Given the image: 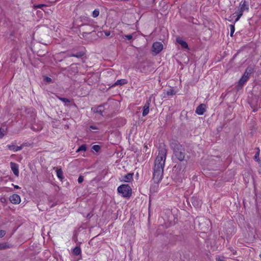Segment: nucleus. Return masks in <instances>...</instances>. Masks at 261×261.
Wrapping results in <instances>:
<instances>
[{"mask_svg": "<svg viewBox=\"0 0 261 261\" xmlns=\"http://www.w3.org/2000/svg\"><path fill=\"white\" fill-rule=\"evenodd\" d=\"M167 149L164 146H160L159 154L154 161L153 173V180L158 183L162 179L165 162L166 159Z\"/></svg>", "mask_w": 261, "mask_h": 261, "instance_id": "obj_1", "label": "nucleus"}, {"mask_svg": "<svg viewBox=\"0 0 261 261\" xmlns=\"http://www.w3.org/2000/svg\"><path fill=\"white\" fill-rule=\"evenodd\" d=\"M170 146L173 150V155L172 158L173 160H177L180 162L184 161L186 152L182 146L177 140L173 139L170 141Z\"/></svg>", "mask_w": 261, "mask_h": 261, "instance_id": "obj_2", "label": "nucleus"}, {"mask_svg": "<svg viewBox=\"0 0 261 261\" xmlns=\"http://www.w3.org/2000/svg\"><path fill=\"white\" fill-rule=\"evenodd\" d=\"M118 192L124 197H129L132 195V189L128 185H122L118 187Z\"/></svg>", "mask_w": 261, "mask_h": 261, "instance_id": "obj_3", "label": "nucleus"}, {"mask_svg": "<svg viewBox=\"0 0 261 261\" xmlns=\"http://www.w3.org/2000/svg\"><path fill=\"white\" fill-rule=\"evenodd\" d=\"M240 8L239 9L237 13V18L236 19L235 21L239 20L240 17L242 16L243 13L245 10H248V7L247 5V3L245 1H241L240 3Z\"/></svg>", "mask_w": 261, "mask_h": 261, "instance_id": "obj_4", "label": "nucleus"}, {"mask_svg": "<svg viewBox=\"0 0 261 261\" xmlns=\"http://www.w3.org/2000/svg\"><path fill=\"white\" fill-rule=\"evenodd\" d=\"M82 34V35L83 37L87 34H89L94 31V27L93 25L90 24H83L81 26Z\"/></svg>", "mask_w": 261, "mask_h": 261, "instance_id": "obj_5", "label": "nucleus"}, {"mask_svg": "<svg viewBox=\"0 0 261 261\" xmlns=\"http://www.w3.org/2000/svg\"><path fill=\"white\" fill-rule=\"evenodd\" d=\"M163 48V45L162 43L156 42L153 44L152 47V51L154 52L156 54L159 53Z\"/></svg>", "mask_w": 261, "mask_h": 261, "instance_id": "obj_6", "label": "nucleus"}, {"mask_svg": "<svg viewBox=\"0 0 261 261\" xmlns=\"http://www.w3.org/2000/svg\"><path fill=\"white\" fill-rule=\"evenodd\" d=\"M9 200L11 203L15 204H19L21 201L20 196L16 194L11 195L9 198Z\"/></svg>", "mask_w": 261, "mask_h": 261, "instance_id": "obj_7", "label": "nucleus"}, {"mask_svg": "<svg viewBox=\"0 0 261 261\" xmlns=\"http://www.w3.org/2000/svg\"><path fill=\"white\" fill-rule=\"evenodd\" d=\"M10 167L14 175L16 176L19 175L18 165L14 162L10 163Z\"/></svg>", "mask_w": 261, "mask_h": 261, "instance_id": "obj_8", "label": "nucleus"}, {"mask_svg": "<svg viewBox=\"0 0 261 261\" xmlns=\"http://www.w3.org/2000/svg\"><path fill=\"white\" fill-rule=\"evenodd\" d=\"M191 202L192 204L196 207H200L202 204L201 200L197 197H192L191 198Z\"/></svg>", "mask_w": 261, "mask_h": 261, "instance_id": "obj_9", "label": "nucleus"}, {"mask_svg": "<svg viewBox=\"0 0 261 261\" xmlns=\"http://www.w3.org/2000/svg\"><path fill=\"white\" fill-rule=\"evenodd\" d=\"M133 173H129L122 176V179L121 180L124 182H130L133 179Z\"/></svg>", "mask_w": 261, "mask_h": 261, "instance_id": "obj_10", "label": "nucleus"}, {"mask_svg": "<svg viewBox=\"0 0 261 261\" xmlns=\"http://www.w3.org/2000/svg\"><path fill=\"white\" fill-rule=\"evenodd\" d=\"M205 106L204 104H200L199 105L196 110V113L198 115H202L204 113Z\"/></svg>", "mask_w": 261, "mask_h": 261, "instance_id": "obj_11", "label": "nucleus"}, {"mask_svg": "<svg viewBox=\"0 0 261 261\" xmlns=\"http://www.w3.org/2000/svg\"><path fill=\"white\" fill-rule=\"evenodd\" d=\"M150 102L149 101H147L145 105L143 107V111L142 113L143 116H146L149 112V107H150Z\"/></svg>", "mask_w": 261, "mask_h": 261, "instance_id": "obj_12", "label": "nucleus"}, {"mask_svg": "<svg viewBox=\"0 0 261 261\" xmlns=\"http://www.w3.org/2000/svg\"><path fill=\"white\" fill-rule=\"evenodd\" d=\"M176 42L181 45L182 48L188 49V45L187 43L185 41L182 40L180 38H177Z\"/></svg>", "mask_w": 261, "mask_h": 261, "instance_id": "obj_13", "label": "nucleus"}, {"mask_svg": "<svg viewBox=\"0 0 261 261\" xmlns=\"http://www.w3.org/2000/svg\"><path fill=\"white\" fill-rule=\"evenodd\" d=\"M253 69L252 67H248L246 68V71L244 72L243 76H245V77H247L249 79V77L250 74L253 72Z\"/></svg>", "mask_w": 261, "mask_h": 261, "instance_id": "obj_14", "label": "nucleus"}, {"mask_svg": "<svg viewBox=\"0 0 261 261\" xmlns=\"http://www.w3.org/2000/svg\"><path fill=\"white\" fill-rule=\"evenodd\" d=\"M7 147L9 150H13L14 152L17 151L22 149L21 146H18L14 145H8Z\"/></svg>", "mask_w": 261, "mask_h": 261, "instance_id": "obj_15", "label": "nucleus"}, {"mask_svg": "<svg viewBox=\"0 0 261 261\" xmlns=\"http://www.w3.org/2000/svg\"><path fill=\"white\" fill-rule=\"evenodd\" d=\"M127 83V81L125 79H121L117 80L112 86H116L117 85H123Z\"/></svg>", "mask_w": 261, "mask_h": 261, "instance_id": "obj_16", "label": "nucleus"}, {"mask_svg": "<svg viewBox=\"0 0 261 261\" xmlns=\"http://www.w3.org/2000/svg\"><path fill=\"white\" fill-rule=\"evenodd\" d=\"M248 80V78L242 76L238 82V86H240L241 87H242L243 86V85Z\"/></svg>", "mask_w": 261, "mask_h": 261, "instance_id": "obj_17", "label": "nucleus"}, {"mask_svg": "<svg viewBox=\"0 0 261 261\" xmlns=\"http://www.w3.org/2000/svg\"><path fill=\"white\" fill-rule=\"evenodd\" d=\"M57 172V175L58 177L60 179H62L64 178L63 174V171L61 168L57 169L56 170Z\"/></svg>", "mask_w": 261, "mask_h": 261, "instance_id": "obj_18", "label": "nucleus"}, {"mask_svg": "<svg viewBox=\"0 0 261 261\" xmlns=\"http://www.w3.org/2000/svg\"><path fill=\"white\" fill-rule=\"evenodd\" d=\"M73 253L75 255H79L81 253V249L79 246H76L73 250Z\"/></svg>", "mask_w": 261, "mask_h": 261, "instance_id": "obj_19", "label": "nucleus"}, {"mask_svg": "<svg viewBox=\"0 0 261 261\" xmlns=\"http://www.w3.org/2000/svg\"><path fill=\"white\" fill-rule=\"evenodd\" d=\"M10 247V245L6 243H0V250L6 249Z\"/></svg>", "mask_w": 261, "mask_h": 261, "instance_id": "obj_20", "label": "nucleus"}, {"mask_svg": "<svg viewBox=\"0 0 261 261\" xmlns=\"http://www.w3.org/2000/svg\"><path fill=\"white\" fill-rule=\"evenodd\" d=\"M57 97L59 99H60V100H61L62 101L64 102L65 104L67 103H69L70 102V100L68 98L61 97L59 96H57Z\"/></svg>", "mask_w": 261, "mask_h": 261, "instance_id": "obj_21", "label": "nucleus"}, {"mask_svg": "<svg viewBox=\"0 0 261 261\" xmlns=\"http://www.w3.org/2000/svg\"><path fill=\"white\" fill-rule=\"evenodd\" d=\"M99 14V10L98 9H95L93 12L92 16L94 18L97 17Z\"/></svg>", "mask_w": 261, "mask_h": 261, "instance_id": "obj_22", "label": "nucleus"}, {"mask_svg": "<svg viewBox=\"0 0 261 261\" xmlns=\"http://www.w3.org/2000/svg\"><path fill=\"white\" fill-rule=\"evenodd\" d=\"M86 145L85 144H83L81 146L79 147L76 152H80L81 151H86Z\"/></svg>", "mask_w": 261, "mask_h": 261, "instance_id": "obj_23", "label": "nucleus"}, {"mask_svg": "<svg viewBox=\"0 0 261 261\" xmlns=\"http://www.w3.org/2000/svg\"><path fill=\"white\" fill-rule=\"evenodd\" d=\"M6 128L5 127L0 128V138H2L5 136V131Z\"/></svg>", "mask_w": 261, "mask_h": 261, "instance_id": "obj_24", "label": "nucleus"}, {"mask_svg": "<svg viewBox=\"0 0 261 261\" xmlns=\"http://www.w3.org/2000/svg\"><path fill=\"white\" fill-rule=\"evenodd\" d=\"M259 153L260 150L258 148H257V151L256 152L254 156L255 160H256V161H258L259 160Z\"/></svg>", "mask_w": 261, "mask_h": 261, "instance_id": "obj_25", "label": "nucleus"}, {"mask_svg": "<svg viewBox=\"0 0 261 261\" xmlns=\"http://www.w3.org/2000/svg\"><path fill=\"white\" fill-rule=\"evenodd\" d=\"M230 36L232 37L233 36V34L234 33V30H235L234 25H233V24L230 25Z\"/></svg>", "mask_w": 261, "mask_h": 261, "instance_id": "obj_26", "label": "nucleus"}, {"mask_svg": "<svg viewBox=\"0 0 261 261\" xmlns=\"http://www.w3.org/2000/svg\"><path fill=\"white\" fill-rule=\"evenodd\" d=\"M175 94V91L173 89H170L167 92V95L168 96H172Z\"/></svg>", "mask_w": 261, "mask_h": 261, "instance_id": "obj_27", "label": "nucleus"}, {"mask_svg": "<svg viewBox=\"0 0 261 261\" xmlns=\"http://www.w3.org/2000/svg\"><path fill=\"white\" fill-rule=\"evenodd\" d=\"M123 38H126L129 40H131L133 38V35L129 34L127 35L122 36Z\"/></svg>", "mask_w": 261, "mask_h": 261, "instance_id": "obj_28", "label": "nucleus"}, {"mask_svg": "<svg viewBox=\"0 0 261 261\" xmlns=\"http://www.w3.org/2000/svg\"><path fill=\"white\" fill-rule=\"evenodd\" d=\"M92 148L96 152H98L100 149V147L99 145H95L92 147Z\"/></svg>", "mask_w": 261, "mask_h": 261, "instance_id": "obj_29", "label": "nucleus"}, {"mask_svg": "<svg viewBox=\"0 0 261 261\" xmlns=\"http://www.w3.org/2000/svg\"><path fill=\"white\" fill-rule=\"evenodd\" d=\"M84 54L81 52L77 53L75 54V57L80 58L83 56Z\"/></svg>", "mask_w": 261, "mask_h": 261, "instance_id": "obj_30", "label": "nucleus"}, {"mask_svg": "<svg viewBox=\"0 0 261 261\" xmlns=\"http://www.w3.org/2000/svg\"><path fill=\"white\" fill-rule=\"evenodd\" d=\"M6 234V231L4 230H0V238L3 237Z\"/></svg>", "mask_w": 261, "mask_h": 261, "instance_id": "obj_31", "label": "nucleus"}, {"mask_svg": "<svg viewBox=\"0 0 261 261\" xmlns=\"http://www.w3.org/2000/svg\"><path fill=\"white\" fill-rule=\"evenodd\" d=\"M45 6V5L44 4H40L38 5L34 6L35 8H42L43 7Z\"/></svg>", "mask_w": 261, "mask_h": 261, "instance_id": "obj_32", "label": "nucleus"}, {"mask_svg": "<svg viewBox=\"0 0 261 261\" xmlns=\"http://www.w3.org/2000/svg\"><path fill=\"white\" fill-rule=\"evenodd\" d=\"M84 180V177L82 176H80L78 178V182L79 183H82Z\"/></svg>", "mask_w": 261, "mask_h": 261, "instance_id": "obj_33", "label": "nucleus"}, {"mask_svg": "<svg viewBox=\"0 0 261 261\" xmlns=\"http://www.w3.org/2000/svg\"><path fill=\"white\" fill-rule=\"evenodd\" d=\"M101 108H102L101 107H98L97 109L96 112H99V113H101V112H102Z\"/></svg>", "mask_w": 261, "mask_h": 261, "instance_id": "obj_34", "label": "nucleus"}, {"mask_svg": "<svg viewBox=\"0 0 261 261\" xmlns=\"http://www.w3.org/2000/svg\"><path fill=\"white\" fill-rule=\"evenodd\" d=\"M45 81L46 82L49 83L51 82V79L49 77H46L45 78Z\"/></svg>", "mask_w": 261, "mask_h": 261, "instance_id": "obj_35", "label": "nucleus"}, {"mask_svg": "<svg viewBox=\"0 0 261 261\" xmlns=\"http://www.w3.org/2000/svg\"><path fill=\"white\" fill-rule=\"evenodd\" d=\"M105 34L107 36H109L111 34L110 31H105Z\"/></svg>", "mask_w": 261, "mask_h": 261, "instance_id": "obj_36", "label": "nucleus"}, {"mask_svg": "<svg viewBox=\"0 0 261 261\" xmlns=\"http://www.w3.org/2000/svg\"><path fill=\"white\" fill-rule=\"evenodd\" d=\"M217 261H225L222 258H221L220 257L216 258Z\"/></svg>", "mask_w": 261, "mask_h": 261, "instance_id": "obj_37", "label": "nucleus"}, {"mask_svg": "<svg viewBox=\"0 0 261 261\" xmlns=\"http://www.w3.org/2000/svg\"><path fill=\"white\" fill-rule=\"evenodd\" d=\"M230 250L232 252V253L235 255L236 254V251L232 249L231 248H229Z\"/></svg>", "mask_w": 261, "mask_h": 261, "instance_id": "obj_38", "label": "nucleus"}, {"mask_svg": "<svg viewBox=\"0 0 261 261\" xmlns=\"http://www.w3.org/2000/svg\"><path fill=\"white\" fill-rule=\"evenodd\" d=\"M69 57H75V54H72L69 55Z\"/></svg>", "mask_w": 261, "mask_h": 261, "instance_id": "obj_39", "label": "nucleus"}, {"mask_svg": "<svg viewBox=\"0 0 261 261\" xmlns=\"http://www.w3.org/2000/svg\"><path fill=\"white\" fill-rule=\"evenodd\" d=\"M14 188H15V189H18V188H19V187H18V186H14Z\"/></svg>", "mask_w": 261, "mask_h": 261, "instance_id": "obj_40", "label": "nucleus"}, {"mask_svg": "<svg viewBox=\"0 0 261 261\" xmlns=\"http://www.w3.org/2000/svg\"><path fill=\"white\" fill-rule=\"evenodd\" d=\"M91 128H93V129H94L95 128L93 127V126H91Z\"/></svg>", "mask_w": 261, "mask_h": 261, "instance_id": "obj_41", "label": "nucleus"}, {"mask_svg": "<svg viewBox=\"0 0 261 261\" xmlns=\"http://www.w3.org/2000/svg\"><path fill=\"white\" fill-rule=\"evenodd\" d=\"M259 256L261 257V254L259 255Z\"/></svg>", "mask_w": 261, "mask_h": 261, "instance_id": "obj_42", "label": "nucleus"}]
</instances>
